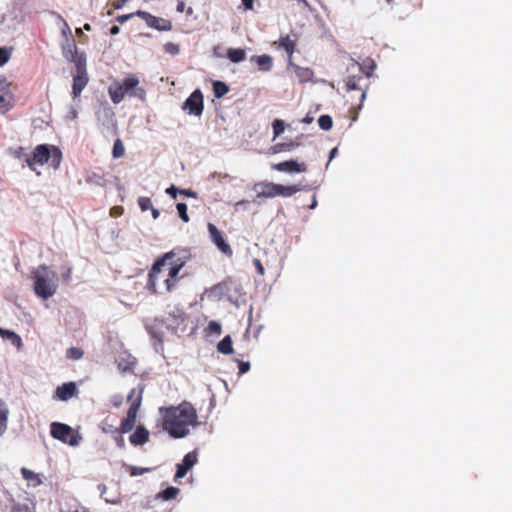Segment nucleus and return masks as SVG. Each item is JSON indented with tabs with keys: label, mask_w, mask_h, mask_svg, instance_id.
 Returning a JSON list of instances; mask_svg holds the SVG:
<instances>
[{
	"label": "nucleus",
	"mask_w": 512,
	"mask_h": 512,
	"mask_svg": "<svg viewBox=\"0 0 512 512\" xmlns=\"http://www.w3.org/2000/svg\"><path fill=\"white\" fill-rule=\"evenodd\" d=\"M175 252L170 251L159 257L152 265L149 274L147 287L151 293H158V282L163 281L166 292H172L178 283L179 272L185 265L181 258H175Z\"/></svg>",
	"instance_id": "f257e3e1"
},
{
	"label": "nucleus",
	"mask_w": 512,
	"mask_h": 512,
	"mask_svg": "<svg viewBox=\"0 0 512 512\" xmlns=\"http://www.w3.org/2000/svg\"><path fill=\"white\" fill-rule=\"evenodd\" d=\"M163 429L173 438H183L189 434L190 427L197 425L196 409L189 402L178 406L161 408Z\"/></svg>",
	"instance_id": "f03ea898"
},
{
	"label": "nucleus",
	"mask_w": 512,
	"mask_h": 512,
	"mask_svg": "<svg viewBox=\"0 0 512 512\" xmlns=\"http://www.w3.org/2000/svg\"><path fill=\"white\" fill-rule=\"evenodd\" d=\"M34 293L44 300L52 297L58 289V275L55 271L43 264L31 272Z\"/></svg>",
	"instance_id": "7ed1b4c3"
},
{
	"label": "nucleus",
	"mask_w": 512,
	"mask_h": 512,
	"mask_svg": "<svg viewBox=\"0 0 512 512\" xmlns=\"http://www.w3.org/2000/svg\"><path fill=\"white\" fill-rule=\"evenodd\" d=\"M25 162L32 171H36L37 165L43 166L47 163L58 169L62 162V151L57 146L40 144L35 147L32 155H26Z\"/></svg>",
	"instance_id": "20e7f679"
},
{
	"label": "nucleus",
	"mask_w": 512,
	"mask_h": 512,
	"mask_svg": "<svg viewBox=\"0 0 512 512\" xmlns=\"http://www.w3.org/2000/svg\"><path fill=\"white\" fill-rule=\"evenodd\" d=\"M303 189L304 187L300 185L284 186L269 181H261L255 183L253 186L257 198H274L277 196L291 197Z\"/></svg>",
	"instance_id": "39448f33"
},
{
	"label": "nucleus",
	"mask_w": 512,
	"mask_h": 512,
	"mask_svg": "<svg viewBox=\"0 0 512 512\" xmlns=\"http://www.w3.org/2000/svg\"><path fill=\"white\" fill-rule=\"evenodd\" d=\"M50 434L53 438L70 446H77L81 440V436L75 433L69 425L60 422H53L51 424Z\"/></svg>",
	"instance_id": "423d86ee"
},
{
	"label": "nucleus",
	"mask_w": 512,
	"mask_h": 512,
	"mask_svg": "<svg viewBox=\"0 0 512 512\" xmlns=\"http://www.w3.org/2000/svg\"><path fill=\"white\" fill-rule=\"evenodd\" d=\"M345 86L347 91H358L360 104L358 109L362 108V103L366 98L367 89L369 87V80L366 79L362 74L348 75L345 80Z\"/></svg>",
	"instance_id": "0eeeda50"
},
{
	"label": "nucleus",
	"mask_w": 512,
	"mask_h": 512,
	"mask_svg": "<svg viewBox=\"0 0 512 512\" xmlns=\"http://www.w3.org/2000/svg\"><path fill=\"white\" fill-rule=\"evenodd\" d=\"M89 81L86 63L83 60L78 61V65L75 66L73 73V85H72V96L74 99L78 98L82 90L87 86Z\"/></svg>",
	"instance_id": "6e6552de"
},
{
	"label": "nucleus",
	"mask_w": 512,
	"mask_h": 512,
	"mask_svg": "<svg viewBox=\"0 0 512 512\" xmlns=\"http://www.w3.org/2000/svg\"><path fill=\"white\" fill-rule=\"evenodd\" d=\"M136 16L145 21L148 27L158 31L172 30V22L170 20L160 18L150 14L149 12L138 10L135 12Z\"/></svg>",
	"instance_id": "1a4fd4ad"
},
{
	"label": "nucleus",
	"mask_w": 512,
	"mask_h": 512,
	"mask_svg": "<svg viewBox=\"0 0 512 512\" xmlns=\"http://www.w3.org/2000/svg\"><path fill=\"white\" fill-rule=\"evenodd\" d=\"M182 108L191 115L200 116L204 108V100L201 91L199 89L195 90L183 103Z\"/></svg>",
	"instance_id": "9d476101"
},
{
	"label": "nucleus",
	"mask_w": 512,
	"mask_h": 512,
	"mask_svg": "<svg viewBox=\"0 0 512 512\" xmlns=\"http://www.w3.org/2000/svg\"><path fill=\"white\" fill-rule=\"evenodd\" d=\"M63 56L67 61L74 63L75 66H77L78 61H82V59L83 63H86L85 53L78 52L76 42L73 38L67 39L66 44L63 45Z\"/></svg>",
	"instance_id": "9b49d317"
},
{
	"label": "nucleus",
	"mask_w": 512,
	"mask_h": 512,
	"mask_svg": "<svg viewBox=\"0 0 512 512\" xmlns=\"http://www.w3.org/2000/svg\"><path fill=\"white\" fill-rule=\"evenodd\" d=\"M208 230L210 233V237L213 243L217 246V248L227 256H232L233 251L230 245L224 240L222 233L217 229V227L209 223Z\"/></svg>",
	"instance_id": "f8f14e48"
},
{
	"label": "nucleus",
	"mask_w": 512,
	"mask_h": 512,
	"mask_svg": "<svg viewBox=\"0 0 512 512\" xmlns=\"http://www.w3.org/2000/svg\"><path fill=\"white\" fill-rule=\"evenodd\" d=\"M271 168L284 173H302L307 171V165L304 162L298 163L293 159L273 164Z\"/></svg>",
	"instance_id": "ddd939ff"
},
{
	"label": "nucleus",
	"mask_w": 512,
	"mask_h": 512,
	"mask_svg": "<svg viewBox=\"0 0 512 512\" xmlns=\"http://www.w3.org/2000/svg\"><path fill=\"white\" fill-rule=\"evenodd\" d=\"M198 455L196 451L187 453L182 462L177 464L175 479L183 478L187 472L197 463Z\"/></svg>",
	"instance_id": "4468645a"
},
{
	"label": "nucleus",
	"mask_w": 512,
	"mask_h": 512,
	"mask_svg": "<svg viewBox=\"0 0 512 512\" xmlns=\"http://www.w3.org/2000/svg\"><path fill=\"white\" fill-rule=\"evenodd\" d=\"M138 84L139 79L135 75H129L123 80L122 83H120V86L126 94L128 93L131 96H137L140 99H143L145 95L144 89L138 88L133 92V90L137 88Z\"/></svg>",
	"instance_id": "2eb2a0df"
},
{
	"label": "nucleus",
	"mask_w": 512,
	"mask_h": 512,
	"mask_svg": "<svg viewBox=\"0 0 512 512\" xmlns=\"http://www.w3.org/2000/svg\"><path fill=\"white\" fill-rule=\"evenodd\" d=\"M78 389L74 382H67L58 386L55 390L54 398L61 401H68L72 397L77 396Z\"/></svg>",
	"instance_id": "dca6fc26"
},
{
	"label": "nucleus",
	"mask_w": 512,
	"mask_h": 512,
	"mask_svg": "<svg viewBox=\"0 0 512 512\" xmlns=\"http://www.w3.org/2000/svg\"><path fill=\"white\" fill-rule=\"evenodd\" d=\"M13 96L9 84L5 79L0 78V113L8 111L11 107Z\"/></svg>",
	"instance_id": "f3484780"
},
{
	"label": "nucleus",
	"mask_w": 512,
	"mask_h": 512,
	"mask_svg": "<svg viewBox=\"0 0 512 512\" xmlns=\"http://www.w3.org/2000/svg\"><path fill=\"white\" fill-rule=\"evenodd\" d=\"M288 67L294 70L295 75L299 79L301 83L309 82L314 77V72L309 67H301L293 62V60H288Z\"/></svg>",
	"instance_id": "a211bd4d"
},
{
	"label": "nucleus",
	"mask_w": 512,
	"mask_h": 512,
	"mask_svg": "<svg viewBox=\"0 0 512 512\" xmlns=\"http://www.w3.org/2000/svg\"><path fill=\"white\" fill-rule=\"evenodd\" d=\"M150 433L144 426H138L129 436V441L134 446L144 445L149 441Z\"/></svg>",
	"instance_id": "6ab92c4d"
},
{
	"label": "nucleus",
	"mask_w": 512,
	"mask_h": 512,
	"mask_svg": "<svg viewBox=\"0 0 512 512\" xmlns=\"http://www.w3.org/2000/svg\"><path fill=\"white\" fill-rule=\"evenodd\" d=\"M277 48H282L288 55V60H293V54L296 49V40L291 39L289 35L281 36L278 41L274 42Z\"/></svg>",
	"instance_id": "aec40b11"
},
{
	"label": "nucleus",
	"mask_w": 512,
	"mask_h": 512,
	"mask_svg": "<svg viewBox=\"0 0 512 512\" xmlns=\"http://www.w3.org/2000/svg\"><path fill=\"white\" fill-rule=\"evenodd\" d=\"M186 314L182 308L175 307L172 311L168 313V317L166 318V322L169 326H172L174 329L178 328L185 321Z\"/></svg>",
	"instance_id": "412c9836"
},
{
	"label": "nucleus",
	"mask_w": 512,
	"mask_h": 512,
	"mask_svg": "<svg viewBox=\"0 0 512 512\" xmlns=\"http://www.w3.org/2000/svg\"><path fill=\"white\" fill-rule=\"evenodd\" d=\"M137 360L131 355L120 357L117 361V367L121 372H134Z\"/></svg>",
	"instance_id": "4be33fe9"
},
{
	"label": "nucleus",
	"mask_w": 512,
	"mask_h": 512,
	"mask_svg": "<svg viewBox=\"0 0 512 512\" xmlns=\"http://www.w3.org/2000/svg\"><path fill=\"white\" fill-rule=\"evenodd\" d=\"M258 65L259 70L268 72L273 67V59L270 55L263 54L260 56H253L252 59Z\"/></svg>",
	"instance_id": "5701e85b"
},
{
	"label": "nucleus",
	"mask_w": 512,
	"mask_h": 512,
	"mask_svg": "<svg viewBox=\"0 0 512 512\" xmlns=\"http://www.w3.org/2000/svg\"><path fill=\"white\" fill-rule=\"evenodd\" d=\"M108 91L110 98L114 104L120 103L126 95V93L120 86V83H115L114 85L110 86Z\"/></svg>",
	"instance_id": "b1692460"
},
{
	"label": "nucleus",
	"mask_w": 512,
	"mask_h": 512,
	"mask_svg": "<svg viewBox=\"0 0 512 512\" xmlns=\"http://www.w3.org/2000/svg\"><path fill=\"white\" fill-rule=\"evenodd\" d=\"M0 336L3 339L9 340L17 348H20L22 346L21 337L13 331L6 330L0 327Z\"/></svg>",
	"instance_id": "393cba45"
},
{
	"label": "nucleus",
	"mask_w": 512,
	"mask_h": 512,
	"mask_svg": "<svg viewBox=\"0 0 512 512\" xmlns=\"http://www.w3.org/2000/svg\"><path fill=\"white\" fill-rule=\"evenodd\" d=\"M21 474L23 476V478L28 481L29 485L33 486V487H37L39 486L42 481L39 477L38 474H36L35 472L29 470L28 468H21Z\"/></svg>",
	"instance_id": "a878e982"
},
{
	"label": "nucleus",
	"mask_w": 512,
	"mask_h": 512,
	"mask_svg": "<svg viewBox=\"0 0 512 512\" xmlns=\"http://www.w3.org/2000/svg\"><path fill=\"white\" fill-rule=\"evenodd\" d=\"M229 60L233 63H239L246 59V52L241 48H229L227 51Z\"/></svg>",
	"instance_id": "bb28decb"
},
{
	"label": "nucleus",
	"mask_w": 512,
	"mask_h": 512,
	"mask_svg": "<svg viewBox=\"0 0 512 512\" xmlns=\"http://www.w3.org/2000/svg\"><path fill=\"white\" fill-rule=\"evenodd\" d=\"M376 68V64L372 59H366L359 67V73L366 77L369 80V77L372 75L373 71Z\"/></svg>",
	"instance_id": "cd10ccee"
},
{
	"label": "nucleus",
	"mask_w": 512,
	"mask_h": 512,
	"mask_svg": "<svg viewBox=\"0 0 512 512\" xmlns=\"http://www.w3.org/2000/svg\"><path fill=\"white\" fill-rule=\"evenodd\" d=\"M219 353L229 355L233 352L232 339L230 335L225 336L217 345Z\"/></svg>",
	"instance_id": "c85d7f7f"
},
{
	"label": "nucleus",
	"mask_w": 512,
	"mask_h": 512,
	"mask_svg": "<svg viewBox=\"0 0 512 512\" xmlns=\"http://www.w3.org/2000/svg\"><path fill=\"white\" fill-rule=\"evenodd\" d=\"M164 321L161 322H155L154 325L150 326L148 328L149 335L155 340L154 345H159L160 347L163 346V335L158 331V327L160 324H163Z\"/></svg>",
	"instance_id": "c756f323"
},
{
	"label": "nucleus",
	"mask_w": 512,
	"mask_h": 512,
	"mask_svg": "<svg viewBox=\"0 0 512 512\" xmlns=\"http://www.w3.org/2000/svg\"><path fill=\"white\" fill-rule=\"evenodd\" d=\"M8 413H9V411L6 407L5 402L0 399V436L7 429Z\"/></svg>",
	"instance_id": "7c9ffc66"
},
{
	"label": "nucleus",
	"mask_w": 512,
	"mask_h": 512,
	"mask_svg": "<svg viewBox=\"0 0 512 512\" xmlns=\"http://www.w3.org/2000/svg\"><path fill=\"white\" fill-rule=\"evenodd\" d=\"M228 91H229V87L226 83H224L222 81H215L213 83V92H214L215 97L221 98L225 94H227Z\"/></svg>",
	"instance_id": "2f4dec72"
},
{
	"label": "nucleus",
	"mask_w": 512,
	"mask_h": 512,
	"mask_svg": "<svg viewBox=\"0 0 512 512\" xmlns=\"http://www.w3.org/2000/svg\"><path fill=\"white\" fill-rule=\"evenodd\" d=\"M125 155V147L121 139L117 138L114 141L112 156L115 159L121 158Z\"/></svg>",
	"instance_id": "473e14b6"
},
{
	"label": "nucleus",
	"mask_w": 512,
	"mask_h": 512,
	"mask_svg": "<svg viewBox=\"0 0 512 512\" xmlns=\"http://www.w3.org/2000/svg\"><path fill=\"white\" fill-rule=\"evenodd\" d=\"M179 489L176 488V487H168L166 489H164L162 492H160L158 494V496L160 498H162L163 500H171V499H175L177 497V495L179 494Z\"/></svg>",
	"instance_id": "72a5a7b5"
},
{
	"label": "nucleus",
	"mask_w": 512,
	"mask_h": 512,
	"mask_svg": "<svg viewBox=\"0 0 512 512\" xmlns=\"http://www.w3.org/2000/svg\"><path fill=\"white\" fill-rule=\"evenodd\" d=\"M140 405H141V397H138L136 400H134L131 403V405L127 411L126 417L131 418V419L133 418L136 420L138 411L140 409Z\"/></svg>",
	"instance_id": "f704fd0d"
},
{
	"label": "nucleus",
	"mask_w": 512,
	"mask_h": 512,
	"mask_svg": "<svg viewBox=\"0 0 512 512\" xmlns=\"http://www.w3.org/2000/svg\"><path fill=\"white\" fill-rule=\"evenodd\" d=\"M222 332V327L220 323L216 321H210L205 328V333L207 335H220Z\"/></svg>",
	"instance_id": "c9c22d12"
},
{
	"label": "nucleus",
	"mask_w": 512,
	"mask_h": 512,
	"mask_svg": "<svg viewBox=\"0 0 512 512\" xmlns=\"http://www.w3.org/2000/svg\"><path fill=\"white\" fill-rule=\"evenodd\" d=\"M135 424H136V420L135 419H131V418H128V417H125L122 422H121V425H120V433H128L130 432L134 427H135Z\"/></svg>",
	"instance_id": "e433bc0d"
},
{
	"label": "nucleus",
	"mask_w": 512,
	"mask_h": 512,
	"mask_svg": "<svg viewBox=\"0 0 512 512\" xmlns=\"http://www.w3.org/2000/svg\"><path fill=\"white\" fill-rule=\"evenodd\" d=\"M318 125L321 129L328 131L332 128L333 120L329 115H321L318 118Z\"/></svg>",
	"instance_id": "4c0bfd02"
},
{
	"label": "nucleus",
	"mask_w": 512,
	"mask_h": 512,
	"mask_svg": "<svg viewBox=\"0 0 512 512\" xmlns=\"http://www.w3.org/2000/svg\"><path fill=\"white\" fill-rule=\"evenodd\" d=\"M83 350L78 347H70L66 351V357L71 360H79L83 357Z\"/></svg>",
	"instance_id": "58836bf2"
},
{
	"label": "nucleus",
	"mask_w": 512,
	"mask_h": 512,
	"mask_svg": "<svg viewBox=\"0 0 512 512\" xmlns=\"http://www.w3.org/2000/svg\"><path fill=\"white\" fill-rule=\"evenodd\" d=\"M296 145L293 142L290 143H278L272 147L274 153H280L283 151H291Z\"/></svg>",
	"instance_id": "ea45409f"
},
{
	"label": "nucleus",
	"mask_w": 512,
	"mask_h": 512,
	"mask_svg": "<svg viewBox=\"0 0 512 512\" xmlns=\"http://www.w3.org/2000/svg\"><path fill=\"white\" fill-rule=\"evenodd\" d=\"M274 138L278 137L284 132L285 125L284 122L280 119H275L272 124Z\"/></svg>",
	"instance_id": "a19ab883"
},
{
	"label": "nucleus",
	"mask_w": 512,
	"mask_h": 512,
	"mask_svg": "<svg viewBox=\"0 0 512 512\" xmlns=\"http://www.w3.org/2000/svg\"><path fill=\"white\" fill-rule=\"evenodd\" d=\"M176 208L181 220L185 223L189 222L190 218L187 213V205L185 203H178Z\"/></svg>",
	"instance_id": "79ce46f5"
},
{
	"label": "nucleus",
	"mask_w": 512,
	"mask_h": 512,
	"mask_svg": "<svg viewBox=\"0 0 512 512\" xmlns=\"http://www.w3.org/2000/svg\"><path fill=\"white\" fill-rule=\"evenodd\" d=\"M138 205H139L141 211H146L153 207L151 199L149 197H144V196L139 197Z\"/></svg>",
	"instance_id": "37998d69"
},
{
	"label": "nucleus",
	"mask_w": 512,
	"mask_h": 512,
	"mask_svg": "<svg viewBox=\"0 0 512 512\" xmlns=\"http://www.w3.org/2000/svg\"><path fill=\"white\" fill-rule=\"evenodd\" d=\"M165 52L171 54V55H177L180 52L179 45L173 42H167L164 45Z\"/></svg>",
	"instance_id": "c03bdc74"
},
{
	"label": "nucleus",
	"mask_w": 512,
	"mask_h": 512,
	"mask_svg": "<svg viewBox=\"0 0 512 512\" xmlns=\"http://www.w3.org/2000/svg\"><path fill=\"white\" fill-rule=\"evenodd\" d=\"M149 471H150L149 468H140V467H136V466H128V472H129L130 476H132V477L143 475L144 473L149 472Z\"/></svg>",
	"instance_id": "a18cd8bd"
},
{
	"label": "nucleus",
	"mask_w": 512,
	"mask_h": 512,
	"mask_svg": "<svg viewBox=\"0 0 512 512\" xmlns=\"http://www.w3.org/2000/svg\"><path fill=\"white\" fill-rule=\"evenodd\" d=\"M101 430H102L103 433L112 434L113 436L117 432H120V428L114 427L113 425L107 424V423H102Z\"/></svg>",
	"instance_id": "49530a36"
},
{
	"label": "nucleus",
	"mask_w": 512,
	"mask_h": 512,
	"mask_svg": "<svg viewBox=\"0 0 512 512\" xmlns=\"http://www.w3.org/2000/svg\"><path fill=\"white\" fill-rule=\"evenodd\" d=\"M9 58H10V51L5 47H1L0 48V66H3L5 63H7Z\"/></svg>",
	"instance_id": "de8ad7c7"
},
{
	"label": "nucleus",
	"mask_w": 512,
	"mask_h": 512,
	"mask_svg": "<svg viewBox=\"0 0 512 512\" xmlns=\"http://www.w3.org/2000/svg\"><path fill=\"white\" fill-rule=\"evenodd\" d=\"M62 281L65 284H70L72 280V268L70 266L65 267V270L62 272Z\"/></svg>",
	"instance_id": "09e8293b"
},
{
	"label": "nucleus",
	"mask_w": 512,
	"mask_h": 512,
	"mask_svg": "<svg viewBox=\"0 0 512 512\" xmlns=\"http://www.w3.org/2000/svg\"><path fill=\"white\" fill-rule=\"evenodd\" d=\"M238 367H239V374L242 375V374L247 373L250 370L251 365L249 362L238 361Z\"/></svg>",
	"instance_id": "8fccbe9b"
},
{
	"label": "nucleus",
	"mask_w": 512,
	"mask_h": 512,
	"mask_svg": "<svg viewBox=\"0 0 512 512\" xmlns=\"http://www.w3.org/2000/svg\"><path fill=\"white\" fill-rule=\"evenodd\" d=\"M123 433H120V432H117L113 437H114V440L116 442V445L119 447V448H124L125 447V441H124V438L122 436Z\"/></svg>",
	"instance_id": "3c124183"
},
{
	"label": "nucleus",
	"mask_w": 512,
	"mask_h": 512,
	"mask_svg": "<svg viewBox=\"0 0 512 512\" xmlns=\"http://www.w3.org/2000/svg\"><path fill=\"white\" fill-rule=\"evenodd\" d=\"M133 16H136L135 13H130V14H124V15H119L116 17V21L120 24H123L125 23L127 20L131 19Z\"/></svg>",
	"instance_id": "603ef678"
},
{
	"label": "nucleus",
	"mask_w": 512,
	"mask_h": 512,
	"mask_svg": "<svg viewBox=\"0 0 512 512\" xmlns=\"http://www.w3.org/2000/svg\"><path fill=\"white\" fill-rule=\"evenodd\" d=\"M180 194L186 196V197H191V198H197L198 197V194L197 192L191 190V189H181L179 191Z\"/></svg>",
	"instance_id": "864d4df0"
},
{
	"label": "nucleus",
	"mask_w": 512,
	"mask_h": 512,
	"mask_svg": "<svg viewBox=\"0 0 512 512\" xmlns=\"http://www.w3.org/2000/svg\"><path fill=\"white\" fill-rule=\"evenodd\" d=\"M180 190H178L175 186H171L169 188L166 189V193L168 195H170L172 198H176L177 197V194L179 193Z\"/></svg>",
	"instance_id": "5fc2aeb1"
},
{
	"label": "nucleus",
	"mask_w": 512,
	"mask_h": 512,
	"mask_svg": "<svg viewBox=\"0 0 512 512\" xmlns=\"http://www.w3.org/2000/svg\"><path fill=\"white\" fill-rule=\"evenodd\" d=\"M186 10V4L183 0H178L176 5V11L178 13H183Z\"/></svg>",
	"instance_id": "6e6d98bb"
},
{
	"label": "nucleus",
	"mask_w": 512,
	"mask_h": 512,
	"mask_svg": "<svg viewBox=\"0 0 512 512\" xmlns=\"http://www.w3.org/2000/svg\"><path fill=\"white\" fill-rule=\"evenodd\" d=\"M123 211V208L120 207V206H115L111 209L110 211V215L113 216V217H117L119 216Z\"/></svg>",
	"instance_id": "4d7b16f0"
},
{
	"label": "nucleus",
	"mask_w": 512,
	"mask_h": 512,
	"mask_svg": "<svg viewBox=\"0 0 512 512\" xmlns=\"http://www.w3.org/2000/svg\"><path fill=\"white\" fill-rule=\"evenodd\" d=\"M246 10H253L254 0H241Z\"/></svg>",
	"instance_id": "13d9d810"
},
{
	"label": "nucleus",
	"mask_w": 512,
	"mask_h": 512,
	"mask_svg": "<svg viewBox=\"0 0 512 512\" xmlns=\"http://www.w3.org/2000/svg\"><path fill=\"white\" fill-rule=\"evenodd\" d=\"M128 1L129 0H117L116 2L113 3V7L115 9H121Z\"/></svg>",
	"instance_id": "bf43d9fd"
},
{
	"label": "nucleus",
	"mask_w": 512,
	"mask_h": 512,
	"mask_svg": "<svg viewBox=\"0 0 512 512\" xmlns=\"http://www.w3.org/2000/svg\"><path fill=\"white\" fill-rule=\"evenodd\" d=\"M150 210H151V213H152V217L154 219H157L159 217V215H160L159 210L154 208V207H152Z\"/></svg>",
	"instance_id": "052dcab7"
},
{
	"label": "nucleus",
	"mask_w": 512,
	"mask_h": 512,
	"mask_svg": "<svg viewBox=\"0 0 512 512\" xmlns=\"http://www.w3.org/2000/svg\"><path fill=\"white\" fill-rule=\"evenodd\" d=\"M120 29L118 26L114 25L110 28V34L111 35H117L119 33Z\"/></svg>",
	"instance_id": "680f3d73"
},
{
	"label": "nucleus",
	"mask_w": 512,
	"mask_h": 512,
	"mask_svg": "<svg viewBox=\"0 0 512 512\" xmlns=\"http://www.w3.org/2000/svg\"><path fill=\"white\" fill-rule=\"evenodd\" d=\"M255 264H256V266H257V268H258L259 273H260V274H263V273H264V268H263V266H262L261 262H260L259 260H257V259H256V260H255Z\"/></svg>",
	"instance_id": "e2e57ef3"
},
{
	"label": "nucleus",
	"mask_w": 512,
	"mask_h": 512,
	"mask_svg": "<svg viewBox=\"0 0 512 512\" xmlns=\"http://www.w3.org/2000/svg\"><path fill=\"white\" fill-rule=\"evenodd\" d=\"M338 153V149L337 147L333 148L331 151H330V155H329V161H331L335 156L336 154Z\"/></svg>",
	"instance_id": "0e129e2a"
},
{
	"label": "nucleus",
	"mask_w": 512,
	"mask_h": 512,
	"mask_svg": "<svg viewBox=\"0 0 512 512\" xmlns=\"http://www.w3.org/2000/svg\"><path fill=\"white\" fill-rule=\"evenodd\" d=\"M185 12H186L187 16H192L194 13V10L192 7H188V8H186Z\"/></svg>",
	"instance_id": "69168bd1"
},
{
	"label": "nucleus",
	"mask_w": 512,
	"mask_h": 512,
	"mask_svg": "<svg viewBox=\"0 0 512 512\" xmlns=\"http://www.w3.org/2000/svg\"><path fill=\"white\" fill-rule=\"evenodd\" d=\"M317 205V199H316V195H313V200H312V204L310 205V209H314Z\"/></svg>",
	"instance_id": "338daca9"
},
{
	"label": "nucleus",
	"mask_w": 512,
	"mask_h": 512,
	"mask_svg": "<svg viewBox=\"0 0 512 512\" xmlns=\"http://www.w3.org/2000/svg\"><path fill=\"white\" fill-rule=\"evenodd\" d=\"M16 511H17V512H29L27 507H24V508L17 507V508H16Z\"/></svg>",
	"instance_id": "774afa93"
}]
</instances>
